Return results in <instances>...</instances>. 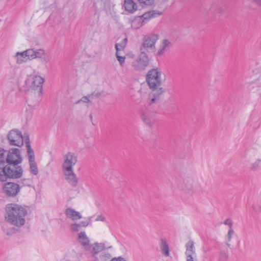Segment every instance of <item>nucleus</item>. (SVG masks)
<instances>
[{
  "instance_id": "393cba45",
  "label": "nucleus",
  "mask_w": 261,
  "mask_h": 261,
  "mask_svg": "<svg viewBox=\"0 0 261 261\" xmlns=\"http://www.w3.org/2000/svg\"><path fill=\"white\" fill-rule=\"evenodd\" d=\"M261 162L260 159L256 160L254 162H253L250 167V170L253 171H255L257 170V169L260 166V164Z\"/></svg>"
},
{
  "instance_id": "423d86ee",
  "label": "nucleus",
  "mask_w": 261,
  "mask_h": 261,
  "mask_svg": "<svg viewBox=\"0 0 261 261\" xmlns=\"http://www.w3.org/2000/svg\"><path fill=\"white\" fill-rule=\"evenodd\" d=\"M2 191L6 197L14 198L20 193V187L14 182H7L2 185Z\"/></svg>"
},
{
  "instance_id": "20e7f679",
  "label": "nucleus",
  "mask_w": 261,
  "mask_h": 261,
  "mask_svg": "<svg viewBox=\"0 0 261 261\" xmlns=\"http://www.w3.org/2000/svg\"><path fill=\"white\" fill-rule=\"evenodd\" d=\"M45 82L43 77L38 74L30 75L25 81V85L32 95L40 98L43 91V84Z\"/></svg>"
},
{
  "instance_id": "2eb2a0df",
  "label": "nucleus",
  "mask_w": 261,
  "mask_h": 261,
  "mask_svg": "<svg viewBox=\"0 0 261 261\" xmlns=\"http://www.w3.org/2000/svg\"><path fill=\"white\" fill-rule=\"evenodd\" d=\"M9 166L7 163H0V181H6L9 179Z\"/></svg>"
},
{
  "instance_id": "c85d7f7f",
  "label": "nucleus",
  "mask_w": 261,
  "mask_h": 261,
  "mask_svg": "<svg viewBox=\"0 0 261 261\" xmlns=\"http://www.w3.org/2000/svg\"><path fill=\"white\" fill-rule=\"evenodd\" d=\"M161 250L162 253L165 256H168L169 255V246H162Z\"/></svg>"
},
{
  "instance_id": "2f4dec72",
  "label": "nucleus",
  "mask_w": 261,
  "mask_h": 261,
  "mask_svg": "<svg viewBox=\"0 0 261 261\" xmlns=\"http://www.w3.org/2000/svg\"><path fill=\"white\" fill-rule=\"evenodd\" d=\"M233 233H234L233 228H229L228 229V232L227 234V237L228 241H230L231 240L232 237Z\"/></svg>"
},
{
  "instance_id": "cd10ccee",
  "label": "nucleus",
  "mask_w": 261,
  "mask_h": 261,
  "mask_svg": "<svg viewBox=\"0 0 261 261\" xmlns=\"http://www.w3.org/2000/svg\"><path fill=\"white\" fill-rule=\"evenodd\" d=\"M228 259V254L224 251H222L220 252L219 254V259L221 261H226Z\"/></svg>"
},
{
  "instance_id": "c756f323",
  "label": "nucleus",
  "mask_w": 261,
  "mask_h": 261,
  "mask_svg": "<svg viewBox=\"0 0 261 261\" xmlns=\"http://www.w3.org/2000/svg\"><path fill=\"white\" fill-rule=\"evenodd\" d=\"M223 224L228 226L229 229L233 228V221L231 219L227 218L223 222Z\"/></svg>"
},
{
  "instance_id": "4c0bfd02",
  "label": "nucleus",
  "mask_w": 261,
  "mask_h": 261,
  "mask_svg": "<svg viewBox=\"0 0 261 261\" xmlns=\"http://www.w3.org/2000/svg\"><path fill=\"white\" fill-rule=\"evenodd\" d=\"M168 243V240L165 238H162L161 239V245H167Z\"/></svg>"
},
{
  "instance_id": "f03ea898",
  "label": "nucleus",
  "mask_w": 261,
  "mask_h": 261,
  "mask_svg": "<svg viewBox=\"0 0 261 261\" xmlns=\"http://www.w3.org/2000/svg\"><path fill=\"white\" fill-rule=\"evenodd\" d=\"M5 211V218L7 222L18 227L24 224V217L27 214L25 207L17 203H9L6 206Z\"/></svg>"
},
{
  "instance_id": "f257e3e1",
  "label": "nucleus",
  "mask_w": 261,
  "mask_h": 261,
  "mask_svg": "<svg viewBox=\"0 0 261 261\" xmlns=\"http://www.w3.org/2000/svg\"><path fill=\"white\" fill-rule=\"evenodd\" d=\"M162 72L158 68L149 70L146 75V82L152 91L149 93L147 103L148 106L158 103L164 93V89L160 87L162 84Z\"/></svg>"
},
{
  "instance_id": "f3484780",
  "label": "nucleus",
  "mask_w": 261,
  "mask_h": 261,
  "mask_svg": "<svg viewBox=\"0 0 261 261\" xmlns=\"http://www.w3.org/2000/svg\"><path fill=\"white\" fill-rule=\"evenodd\" d=\"M141 117L143 122L146 125L151 127L155 121L153 116L148 112H143L141 114Z\"/></svg>"
},
{
  "instance_id": "5701e85b",
  "label": "nucleus",
  "mask_w": 261,
  "mask_h": 261,
  "mask_svg": "<svg viewBox=\"0 0 261 261\" xmlns=\"http://www.w3.org/2000/svg\"><path fill=\"white\" fill-rule=\"evenodd\" d=\"M126 42L127 38H125L121 43H116L115 44L116 53H120V51L123 50L126 46Z\"/></svg>"
},
{
  "instance_id": "6e6552de",
  "label": "nucleus",
  "mask_w": 261,
  "mask_h": 261,
  "mask_svg": "<svg viewBox=\"0 0 261 261\" xmlns=\"http://www.w3.org/2000/svg\"><path fill=\"white\" fill-rule=\"evenodd\" d=\"M141 53L137 58L132 63V66L135 70L137 71H142L144 70L149 64V59L148 56L143 50L142 48H140Z\"/></svg>"
},
{
  "instance_id": "ea45409f",
  "label": "nucleus",
  "mask_w": 261,
  "mask_h": 261,
  "mask_svg": "<svg viewBox=\"0 0 261 261\" xmlns=\"http://www.w3.org/2000/svg\"><path fill=\"white\" fill-rule=\"evenodd\" d=\"M111 261H125V260L121 257H118L117 258H114L112 259Z\"/></svg>"
},
{
  "instance_id": "4be33fe9",
  "label": "nucleus",
  "mask_w": 261,
  "mask_h": 261,
  "mask_svg": "<svg viewBox=\"0 0 261 261\" xmlns=\"http://www.w3.org/2000/svg\"><path fill=\"white\" fill-rule=\"evenodd\" d=\"M79 240L82 245H88L89 243V240L85 232H81L79 234Z\"/></svg>"
},
{
  "instance_id": "b1692460",
  "label": "nucleus",
  "mask_w": 261,
  "mask_h": 261,
  "mask_svg": "<svg viewBox=\"0 0 261 261\" xmlns=\"http://www.w3.org/2000/svg\"><path fill=\"white\" fill-rule=\"evenodd\" d=\"M7 151V150L0 148V163H4L6 162Z\"/></svg>"
},
{
  "instance_id": "4468645a",
  "label": "nucleus",
  "mask_w": 261,
  "mask_h": 261,
  "mask_svg": "<svg viewBox=\"0 0 261 261\" xmlns=\"http://www.w3.org/2000/svg\"><path fill=\"white\" fill-rule=\"evenodd\" d=\"M180 189L186 193H193L195 190L193 180L192 179H185Z\"/></svg>"
},
{
  "instance_id": "72a5a7b5",
  "label": "nucleus",
  "mask_w": 261,
  "mask_h": 261,
  "mask_svg": "<svg viewBox=\"0 0 261 261\" xmlns=\"http://www.w3.org/2000/svg\"><path fill=\"white\" fill-rule=\"evenodd\" d=\"M80 225L79 224H73L71 225V229L73 231H77L80 228Z\"/></svg>"
},
{
  "instance_id": "e433bc0d",
  "label": "nucleus",
  "mask_w": 261,
  "mask_h": 261,
  "mask_svg": "<svg viewBox=\"0 0 261 261\" xmlns=\"http://www.w3.org/2000/svg\"><path fill=\"white\" fill-rule=\"evenodd\" d=\"M140 3L144 4L146 5L151 4L152 0H138Z\"/></svg>"
},
{
  "instance_id": "1a4fd4ad",
  "label": "nucleus",
  "mask_w": 261,
  "mask_h": 261,
  "mask_svg": "<svg viewBox=\"0 0 261 261\" xmlns=\"http://www.w3.org/2000/svg\"><path fill=\"white\" fill-rule=\"evenodd\" d=\"M26 148L28 156L30 172L34 175H36L38 174L39 170L37 163L35 162L34 150L31 147V144L28 141L26 142Z\"/></svg>"
},
{
  "instance_id": "c9c22d12",
  "label": "nucleus",
  "mask_w": 261,
  "mask_h": 261,
  "mask_svg": "<svg viewBox=\"0 0 261 261\" xmlns=\"http://www.w3.org/2000/svg\"><path fill=\"white\" fill-rule=\"evenodd\" d=\"M3 229L4 230V231L8 234V235H9L10 234H12L13 233H15L16 232V230L14 228H13L11 230H10V231L9 230H7L6 229H5L4 227H3Z\"/></svg>"
},
{
  "instance_id": "a878e982",
  "label": "nucleus",
  "mask_w": 261,
  "mask_h": 261,
  "mask_svg": "<svg viewBox=\"0 0 261 261\" xmlns=\"http://www.w3.org/2000/svg\"><path fill=\"white\" fill-rule=\"evenodd\" d=\"M116 58L119 63V64L121 66H123L125 63V57H123L120 56V53H116Z\"/></svg>"
},
{
  "instance_id": "f704fd0d",
  "label": "nucleus",
  "mask_w": 261,
  "mask_h": 261,
  "mask_svg": "<svg viewBox=\"0 0 261 261\" xmlns=\"http://www.w3.org/2000/svg\"><path fill=\"white\" fill-rule=\"evenodd\" d=\"M81 101L87 103L90 102V100L88 97L84 96L80 100L78 101L77 103H80Z\"/></svg>"
},
{
  "instance_id": "58836bf2",
  "label": "nucleus",
  "mask_w": 261,
  "mask_h": 261,
  "mask_svg": "<svg viewBox=\"0 0 261 261\" xmlns=\"http://www.w3.org/2000/svg\"><path fill=\"white\" fill-rule=\"evenodd\" d=\"M21 181L22 184L25 186H29L30 185V181L27 179H21Z\"/></svg>"
},
{
  "instance_id": "aec40b11",
  "label": "nucleus",
  "mask_w": 261,
  "mask_h": 261,
  "mask_svg": "<svg viewBox=\"0 0 261 261\" xmlns=\"http://www.w3.org/2000/svg\"><path fill=\"white\" fill-rule=\"evenodd\" d=\"M171 43L169 40L167 39L164 40L158 51L157 55L158 56H163L165 52L169 48V47L171 46Z\"/></svg>"
},
{
  "instance_id": "a211bd4d",
  "label": "nucleus",
  "mask_w": 261,
  "mask_h": 261,
  "mask_svg": "<svg viewBox=\"0 0 261 261\" xmlns=\"http://www.w3.org/2000/svg\"><path fill=\"white\" fill-rule=\"evenodd\" d=\"M156 14L157 13L154 11L147 12L143 14L139 18L134 20L133 22V25H134L136 23H141V21L148 20L151 18L154 17L156 16Z\"/></svg>"
},
{
  "instance_id": "ddd939ff",
  "label": "nucleus",
  "mask_w": 261,
  "mask_h": 261,
  "mask_svg": "<svg viewBox=\"0 0 261 261\" xmlns=\"http://www.w3.org/2000/svg\"><path fill=\"white\" fill-rule=\"evenodd\" d=\"M9 166V179H16L22 177L23 170L21 166L19 165L8 164Z\"/></svg>"
},
{
  "instance_id": "a18cd8bd",
  "label": "nucleus",
  "mask_w": 261,
  "mask_h": 261,
  "mask_svg": "<svg viewBox=\"0 0 261 261\" xmlns=\"http://www.w3.org/2000/svg\"><path fill=\"white\" fill-rule=\"evenodd\" d=\"M260 47H261V41H260Z\"/></svg>"
},
{
  "instance_id": "bb28decb",
  "label": "nucleus",
  "mask_w": 261,
  "mask_h": 261,
  "mask_svg": "<svg viewBox=\"0 0 261 261\" xmlns=\"http://www.w3.org/2000/svg\"><path fill=\"white\" fill-rule=\"evenodd\" d=\"M104 246H94L92 249V253L94 255L103 251Z\"/></svg>"
},
{
  "instance_id": "0eeeda50",
  "label": "nucleus",
  "mask_w": 261,
  "mask_h": 261,
  "mask_svg": "<svg viewBox=\"0 0 261 261\" xmlns=\"http://www.w3.org/2000/svg\"><path fill=\"white\" fill-rule=\"evenodd\" d=\"M22 162L20 150L16 148H12L7 150L6 163L11 165H19Z\"/></svg>"
},
{
  "instance_id": "37998d69",
  "label": "nucleus",
  "mask_w": 261,
  "mask_h": 261,
  "mask_svg": "<svg viewBox=\"0 0 261 261\" xmlns=\"http://www.w3.org/2000/svg\"><path fill=\"white\" fill-rule=\"evenodd\" d=\"M85 247V249H88L89 247H91L92 246H87V245H86V246H84Z\"/></svg>"
},
{
  "instance_id": "79ce46f5",
  "label": "nucleus",
  "mask_w": 261,
  "mask_h": 261,
  "mask_svg": "<svg viewBox=\"0 0 261 261\" xmlns=\"http://www.w3.org/2000/svg\"><path fill=\"white\" fill-rule=\"evenodd\" d=\"M128 56L130 57V58H134V55L133 54H130L128 55Z\"/></svg>"
},
{
  "instance_id": "c03bdc74",
  "label": "nucleus",
  "mask_w": 261,
  "mask_h": 261,
  "mask_svg": "<svg viewBox=\"0 0 261 261\" xmlns=\"http://www.w3.org/2000/svg\"><path fill=\"white\" fill-rule=\"evenodd\" d=\"M106 255L108 256V257H109V258H110V255L109 254H106Z\"/></svg>"
},
{
  "instance_id": "6ab92c4d",
  "label": "nucleus",
  "mask_w": 261,
  "mask_h": 261,
  "mask_svg": "<svg viewBox=\"0 0 261 261\" xmlns=\"http://www.w3.org/2000/svg\"><path fill=\"white\" fill-rule=\"evenodd\" d=\"M66 217L72 220H77L82 218V215L79 212H77L71 208H68L65 212Z\"/></svg>"
},
{
  "instance_id": "7ed1b4c3",
  "label": "nucleus",
  "mask_w": 261,
  "mask_h": 261,
  "mask_svg": "<svg viewBox=\"0 0 261 261\" xmlns=\"http://www.w3.org/2000/svg\"><path fill=\"white\" fill-rule=\"evenodd\" d=\"M16 63L17 64H23L28 61L36 59H40L46 64L50 62V58L48 54L42 48H29L23 51H18L14 56Z\"/></svg>"
},
{
  "instance_id": "f8f14e48",
  "label": "nucleus",
  "mask_w": 261,
  "mask_h": 261,
  "mask_svg": "<svg viewBox=\"0 0 261 261\" xmlns=\"http://www.w3.org/2000/svg\"><path fill=\"white\" fill-rule=\"evenodd\" d=\"M65 180L72 187H76L79 183V179L74 172V169H62Z\"/></svg>"
},
{
  "instance_id": "9d476101",
  "label": "nucleus",
  "mask_w": 261,
  "mask_h": 261,
  "mask_svg": "<svg viewBox=\"0 0 261 261\" xmlns=\"http://www.w3.org/2000/svg\"><path fill=\"white\" fill-rule=\"evenodd\" d=\"M77 162V156L76 153L68 152L63 156V162L62 165V169H74L73 167Z\"/></svg>"
},
{
  "instance_id": "473e14b6",
  "label": "nucleus",
  "mask_w": 261,
  "mask_h": 261,
  "mask_svg": "<svg viewBox=\"0 0 261 261\" xmlns=\"http://www.w3.org/2000/svg\"><path fill=\"white\" fill-rule=\"evenodd\" d=\"M95 221H101V222H106V218L103 215H98L95 218Z\"/></svg>"
},
{
  "instance_id": "dca6fc26",
  "label": "nucleus",
  "mask_w": 261,
  "mask_h": 261,
  "mask_svg": "<svg viewBox=\"0 0 261 261\" xmlns=\"http://www.w3.org/2000/svg\"><path fill=\"white\" fill-rule=\"evenodd\" d=\"M123 7L128 13H133L137 10V5L134 0H124Z\"/></svg>"
},
{
  "instance_id": "412c9836",
  "label": "nucleus",
  "mask_w": 261,
  "mask_h": 261,
  "mask_svg": "<svg viewBox=\"0 0 261 261\" xmlns=\"http://www.w3.org/2000/svg\"><path fill=\"white\" fill-rule=\"evenodd\" d=\"M186 253L187 261H194L193 257V256L195 254L194 246H188Z\"/></svg>"
},
{
  "instance_id": "7c9ffc66",
  "label": "nucleus",
  "mask_w": 261,
  "mask_h": 261,
  "mask_svg": "<svg viewBox=\"0 0 261 261\" xmlns=\"http://www.w3.org/2000/svg\"><path fill=\"white\" fill-rule=\"evenodd\" d=\"M91 220V217H88L85 221H82L80 224V226L87 227L90 223Z\"/></svg>"
},
{
  "instance_id": "39448f33",
  "label": "nucleus",
  "mask_w": 261,
  "mask_h": 261,
  "mask_svg": "<svg viewBox=\"0 0 261 261\" xmlns=\"http://www.w3.org/2000/svg\"><path fill=\"white\" fill-rule=\"evenodd\" d=\"M7 138L8 143L11 146L21 147L23 145L24 142H28L30 143L29 136L28 134L24 133L22 135L21 132L17 129H13L9 132Z\"/></svg>"
},
{
  "instance_id": "a19ab883",
  "label": "nucleus",
  "mask_w": 261,
  "mask_h": 261,
  "mask_svg": "<svg viewBox=\"0 0 261 261\" xmlns=\"http://www.w3.org/2000/svg\"><path fill=\"white\" fill-rule=\"evenodd\" d=\"M253 1L259 6L261 7V0H253Z\"/></svg>"
},
{
  "instance_id": "9b49d317",
  "label": "nucleus",
  "mask_w": 261,
  "mask_h": 261,
  "mask_svg": "<svg viewBox=\"0 0 261 261\" xmlns=\"http://www.w3.org/2000/svg\"><path fill=\"white\" fill-rule=\"evenodd\" d=\"M158 39V36L156 35H151L144 38L143 43L141 48L143 50L154 52L155 49V44Z\"/></svg>"
}]
</instances>
